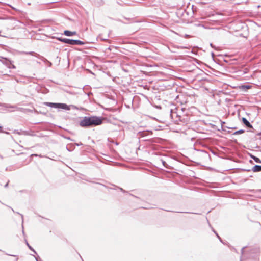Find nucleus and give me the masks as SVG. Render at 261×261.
<instances>
[{
    "label": "nucleus",
    "mask_w": 261,
    "mask_h": 261,
    "mask_svg": "<svg viewBox=\"0 0 261 261\" xmlns=\"http://www.w3.org/2000/svg\"><path fill=\"white\" fill-rule=\"evenodd\" d=\"M102 122V119L97 116L85 117L80 122V126L87 127L90 126H97L100 125Z\"/></svg>",
    "instance_id": "nucleus-1"
},
{
    "label": "nucleus",
    "mask_w": 261,
    "mask_h": 261,
    "mask_svg": "<svg viewBox=\"0 0 261 261\" xmlns=\"http://www.w3.org/2000/svg\"><path fill=\"white\" fill-rule=\"evenodd\" d=\"M44 105L50 107H53L55 108H58V109H62L66 110H70V107H73V106H68L65 103H53V102H45Z\"/></svg>",
    "instance_id": "nucleus-2"
},
{
    "label": "nucleus",
    "mask_w": 261,
    "mask_h": 261,
    "mask_svg": "<svg viewBox=\"0 0 261 261\" xmlns=\"http://www.w3.org/2000/svg\"><path fill=\"white\" fill-rule=\"evenodd\" d=\"M61 41L66 44L70 45H83L84 43L83 42L79 40H72L70 39H63Z\"/></svg>",
    "instance_id": "nucleus-3"
},
{
    "label": "nucleus",
    "mask_w": 261,
    "mask_h": 261,
    "mask_svg": "<svg viewBox=\"0 0 261 261\" xmlns=\"http://www.w3.org/2000/svg\"><path fill=\"white\" fill-rule=\"evenodd\" d=\"M64 34L65 35L67 36H73L74 35H76V32L74 31V32H71V31H68V30H65L64 32Z\"/></svg>",
    "instance_id": "nucleus-4"
},
{
    "label": "nucleus",
    "mask_w": 261,
    "mask_h": 261,
    "mask_svg": "<svg viewBox=\"0 0 261 261\" xmlns=\"http://www.w3.org/2000/svg\"><path fill=\"white\" fill-rule=\"evenodd\" d=\"M242 121L243 123L248 127L251 128L252 126L249 123V122L245 118H242Z\"/></svg>",
    "instance_id": "nucleus-5"
},
{
    "label": "nucleus",
    "mask_w": 261,
    "mask_h": 261,
    "mask_svg": "<svg viewBox=\"0 0 261 261\" xmlns=\"http://www.w3.org/2000/svg\"><path fill=\"white\" fill-rule=\"evenodd\" d=\"M252 171L253 172H259L261 171V166L255 165L252 168Z\"/></svg>",
    "instance_id": "nucleus-6"
},
{
    "label": "nucleus",
    "mask_w": 261,
    "mask_h": 261,
    "mask_svg": "<svg viewBox=\"0 0 261 261\" xmlns=\"http://www.w3.org/2000/svg\"><path fill=\"white\" fill-rule=\"evenodd\" d=\"M244 132V130H243V129H240V130H239L238 131H236L235 133H234V134H242Z\"/></svg>",
    "instance_id": "nucleus-7"
},
{
    "label": "nucleus",
    "mask_w": 261,
    "mask_h": 261,
    "mask_svg": "<svg viewBox=\"0 0 261 261\" xmlns=\"http://www.w3.org/2000/svg\"><path fill=\"white\" fill-rule=\"evenodd\" d=\"M254 159L255 160V161L257 162H258L259 161V159L257 158H254Z\"/></svg>",
    "instance_id": "nucleus-8"
},
{
    "label": "nucleus",
    "mask_w": 261,
    "mask_h": 261,
    "mask_svg": "<svg viewBox=\"0 0 261 261\" xmlns=\"http://www.w3.org/2000/svg\"><path fill=\"white\" fill-rule=\"evenodd\" d=\"M245 87L247 89L249 88H250V86H245Z\"/></svg>",
    "instance_id": "nucleus-9"
}]
</instances>
